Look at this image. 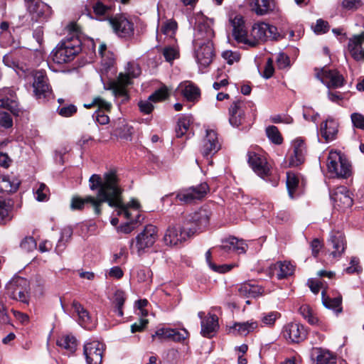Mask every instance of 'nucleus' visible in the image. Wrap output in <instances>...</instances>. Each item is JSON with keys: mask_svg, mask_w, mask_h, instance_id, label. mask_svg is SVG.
Segmentation results:
<instances>
[{"mask_svg": "<svg viewBox=\"0 0 364 364\" xmlns=\"http://www.w3.org/2000/svg\"><path fill=\"white\" fill-rule=\"evenodd\" d=\"M6 291L9 296L24 304L28 303L29 282L23 277H14L7 284Z\"/></svg>", "mask_w": 364, "mask_h": 364, "instance_id": "6e6552de", "label": "nucleus"}, {"mask_svg": "<svg viewBox=\"0 0 364 364\" xmlns=\"http://www.w3.org/2000/svg\"><path fill=\"white\" fill-rule=\"evenodd\" d=\"M28 12L32 15V18L36 21H43L48 19L51 14L50 6L44 2H37V4L28 6Z\"/></svg>", "mask_w": 364, "mask_h": 364, "instance_id": "a878e982", "label": "nucleus"}, {"mask_svg": "<svg viewBox=\"0 0 364 364\" xmlns=\"http://www.w3.org/2000/svg\"><path fill=\"white\" fill-rule=\"evenodd\" d=\"M152 276L151 271L148 267L139 268L136 272V277L139 282H144L149 279Z\"/></svg>", "mask_w": 364, "mask_h": 364, "instance_id": "4d7b16f0", "label": "nucleus"}, {"mask_svg": "<svg viewBox=\"0 0 364 364\" xmlns=\"http://www.w3.org/2000/svg\"><path fill=\"white\" fill-rule=\"evenodd\" d=\"M124 301L125 296L124 292L122 291H117L114 295V304L115 305V312L119 316H122L124 315L122 309Z\"/></svg>", "mask_w": 364, "mask_h": 364, "instance_id": "09e8293b", "label": "nucleus"}, {"mask_svg": "<svg viewBox=\"0 0 364 364\" xmlns=\"http://www.w3.org/2000/svg\"><path fill=\"white\" fill-rule=\"evenodd\" d=\"M282 335L289 342L299 343L306 338L307 331L302 324L290 322L283 327Z\"/></svg>", "mask_w": 364, "mask_h": 364, "instance_id": "4468645a", "label": "nucleus"}, {"mask_svg": "<svg viewBox=\"0 0 364 364\" xmlns=\"http://www.w3.org/2000/svg\"><path fill=\"white\" fill-rule=\"evenodd\" d=\"M311 359L316 364H336V355L328 349L314 347L310 351Z\"/></svg>", "mask_w": 364, "mask_h": 364, "instance_id": "4be33fe9", "label": "nucleus"}, {"mask_svg": "<svg viewBox=\"0 0 364 364\" xmlns=\"http://www.w3.org/2000/svg\"><path fill=\"white\" fill-rule=\"evenodd\" d=\"M214 36L213 29L207 22L198 23L196 26L193 44L194 56L200 68L209 66L215 56L212 42Z\"/></svg>", "mask_w": 364, "mask_h": 364, "instance_id": "7ed1b4c3", "label": "nucleus"}, {"mask_svg": "<svg viewBox=\"0 0 364 364\" xmlns=\"http://www.w3.org/2000/svg\"><path fill=\"white\" fill-rule=\"evenodd\" d=\"M293 155L289 159V166H298L305 160L306 146L301 139H296L293 141Z\"/></svg>", "mask_w": 364, "mask_h": 364, "instance_id": "393cba45", "label": "nucleus"}, {"mask_svg": "<svg viewBox=\"0 0 364 364\" xmlns=\"http://www.w3.org/2000/svg\"><path fill=\"white\" fill-rule=\"evenodd\" d=\"M352 123L355 127L364 130V116L360 113H353L350 116Z\"/></svg>", "mask_w": 364, "mask_h": 364, "instance_id": "13d9d810", "label": "nucleus"}, {"mask_svg": "<svg viewBox=\"0 0 364 364\" xmlns=\"http://www.w3.org/2000/svg\"><path fill=\"white\" fill-rule=\"evenodd\" d=\"M37 246V243L34 238L31 236L25 237L20 243V247L21 250L26 252L33 251Z\"/></svg>", "mask_w": 364, "mask_h": 364, "instance_id": "8fccbe9b", "label": "nucleus"}, {"mask_svg": "<svg viewBox=\"0 0 364 364\" xmlns=\"http://www.w3.org/2000/svg\"><path fill=\"white\" fill-rule=\"evenodd\" d=\"M122 204H123L124 208H126V210H127L129 214L127 216V215L124 212L120 213L121 208H118V215H124L127 219L132 218V217H131L132 213L129 210V208H132L133 209H134V210H138V209L140 208V204H139V201L136 200H134V199H132L127 205H124L123 202H122Z\"/></svg>", "mask_w": 364, "mask_h": 364, "instance_id": "6e6d98bb", "label": "nucleus"}, {"mask_svg": "<svg viewBox=\"0 0 364 364\" xmlns=\"http://www.w3.org/2000/svg\"><path fill=\"white\" fill-rule=\"evenodd\" d=\"M232 26V36L239 43L247 44L251 47L257 46L256 41H250L247 38V33L245 27V21L241 16H235L234 18L230 20Z\"/></svg>", "mask_w": 364, "mask_h": 364, "instance_id": "f3484780", "label": "nucleus"}, {"mask_svg": "<svg viewBox=\"0 0 364 364\" xmlns=\"http://www.w3.org/2000/svg\"><path fill=\"white\" fill-rule=\"evenodd\" d=\"M58 113L64 117L73 116L77 112V107L74 105L59 106L57 109Z\"/></svg>", "mask_w": 364, "mask_h": 364, "instance_id": "603ef678", "label": "nucleus"}, {"mask_svg": "<svg viewBox=\"0 0 364 364\" xmlns=\"http://www.w3.org/2000/svg\"><path fill=\"white\" fill-rule=\"evenodd\" d=\"M91 205L93 208L95 214L100 215L102 213V204L100 200H95L92 196H87L85 198H81L78 196H75L71 199L70 208L73 210H82L85 205Z\"/></svg>", "mask_w": 364, "mask_h": 364, "instance_id": "a211bd4d", "label": "nucleus"}, {"mask_svg": "<svg viewBox=\"0 0 364 364\" xmlns=\"http://www.w3.org/2000/svg\"><path fill=\"white\" fill-rule=\"evenodd\" d=\"M294 272V266L290 262L279 261L269 266L267 274L269 277L276 276L277 279L281 280L291 276Z\"/></svg>", "mask_w": 364, "mask_h": 364, "instance_id": "6ab92c4d", "label": "nucleus"}, {"mask_svg": "<svg viewBox=\"0 0 364 364\" xmlns=\"http://www.w3.org/2000/svg\"><path fill=\"white\" fill-rule=\"evenodd\" d=\"M14 202L9 198L0 197V223L5 224L12 218Z\"/></svg>", "mask_w": 364, "mask_h": 364, "instance_id": "2f4dec72", "label": "nucleus"}, {"mask_svg": "<svg viewBox=\"0 0 364 364\" xmlns=\"http://www.w3.org/2000/svg\"><path fill=\"white\" fill-rule=\"evenodd\" d=\"M222 56L225 59L228 64H232L234 62L240 60V55L237 52L232 50H225L222 53Z\"/></svg>", "mask_w": 364, "mask_h": 364, "instance_id": "052dcab7", "label": "nucleus"}, {"mask_svg": "<svg viewBox=\"0 0 364 364\" xmlns=\"http://www.w3.org/2000/svg\"><path fill=\"white\" fill-rule=\"evenodd\" d=\"M169 93L168 88L166 86H163L153 92L149 97V100L153 102H161L167 99Z\"/></svg>", "mask_w": 364, "mask_h": 364, "instance_id": "de8ad7c7", "label": "nucleus"}, {"mask_svg": "<svg viewBox=\"0 0 364 364\" xmlns=\"http://www.w3.org/2000/svg\"><path fill=\"white\" fill-rule=\"evenodd\" d=\"M363 3L362 0H343L341 6L348 11H355L362 7Z\"/></svg>", "mask_w": 364, "mask_h": 364, "instance_id": "864d4df0", "label": "nucleus"}, {"mask_svg": "<svg viewBox=\"0 0 364 364\" xmlns=\"http://www.w3.org/2000/svg\"><path fill=\"white\" fill-rule=\"evenodd\" d=\"M277 63L279 69H284L289 65L290 59L287 55L281 53L277 58Z\"/></svg>", "mask_w": 364, "mask_h": 364, "instance_id": "774afa93", "label": "nucleus"}, {"mask_svg": "<svg viewBox=\"0 0 364 364\" xmlns=\"http://www.w3.org/2000/svg\"><path fill=\"white\" fill-rule=\"evenodd\" d=\"M253 104L242 100L234 101L229 108V122L235 127L243 124L246 119V112Z\"/></svg>", "mask_w": 364, "mask_h": 364, "instance_id": "9d476101", "label": "nucleus"}, {"mask_svg": "<svg viewBox=\"0 0 364 364\" xmlns=\"http://www.w3.org/2000/svg\"><path fill=\"white\" fill-rule=\"evenodd\" d=\"M321 73L323 75L322 82L328 88H338L343 85L344 77L338 70L323 68Z\"/></svg>", "mask_w": 364, "mask_h": 364, "instance_id": "b1692460", "label": "nucleus"}, {"mask_svg": "<svg viewBox=\"0 0 364 364\" xmlns=\"http://www.w3.org/2000/svg\"><path fill=\"white\" fill-rule=\"evenodd\" d=\"M100 56L102 58V65L105 70H107L114 66L115 58L114 54L112 52L109 50Z\"/></svg>", "mask_w": 364, "mask_h": 364, "instance_id": "3c124183", "label": "nucleus"}, {"mask_svg": "<svg viewBox=\"0 0 364 364\" xmlns=\"http://www.w3.org/2000/svg\"><path fill=\"white\" fill-rule=\"evenodd\" d=\"M247 156L250 166L259 176L270 181L273 186H277L279 178L274 176L271 179L270 169L265 158L254 151H248Z\"/></svg>", "mask_w": 364, "mask_h": 364, "instance_id": "0eeeda50", "label": "nucleus"}, {"mask_svg": "<svg viewBox=\"0 0 364 364\" xmlns=\"http://www.w3.org/2000/svg\"><path fill=\"white\" fill-rule=\"evenodd\" d=\"M267 28L268 23L264 22L254 24L251 31V36L253 37V39H250V41H256L257 45L259 41H266L267 36L266 29Z\"/></svg>", "mask_w": 364, "mask_h": 364, "instance_id": "4c0bfd02", "label": "nucleus"}, {"mask_svg": "<svg viewBox=\"0 0 364 364\" xmlns=\"http://www.w3.org/2000/svg\"><path fill=\"white\" fill-rule=\"evenodd\" d=\"M56 344L58 346L73 353L77 350V340L73 334H65L58 338Z\"/></svg>", "mask_w": 364, "mask_h": 364, "instance_id": "473e14b6", "label": "nucleus"}, {"mask_svg": "<svg viewBox=\"0 0 364 364\" xmlns=\"http://www.w3.org/2000/svg\"><path fill=\"white\" fill-rule=\"evenodd\" d=\"M19 185L20 181L16 178L11 180L9 176L0 177V192L6 193L16 192Z\"/></svg>", "mask_w": 364, "mask_h": 364, "instance_id": "c9c22d12", "label": "nucleus"}, {"mask_svg": "<svg viewBox=\"0 0 364 364\" xmlns=\"http://www.w3.org/2000/svg\"><path fill=\"white\" fill-rule=\"evenodd\" d=\"M138 105L140 112L145 114H150L154 109V106L151 104V101L149 100V99L147 100L139 101Z\"/></svg>", "mask_w": 364, "mask_h": 364, "instance_id": "69168bd1", "label": "nucleus"}, {"mask_svg": "<svg viewBox=\"0 0 364 364\" xmlns=\"http://www.w3.org/2000/svg\"><path fill=\"white\" fill-rule=\"evenodd\" d=\"M280 316V313L277 311H272L267 314H264L262 318V321L267 326H272L274 324L276 320Z\"/></svg>", "mask_w": 364, "mask_h": 364, "instance_id": "5fc2aeb1", "label": "nucleus"}, {"mask_svg": "<svg viewBox=\"0 0 364 364\" xmlns=\"http://www.w3.org/2000/svg\"><path fill=\"white\" fill-rule=\"evenodd\" d=\"M67 28L69 34L58 43L51 53L53 62L57 64L70 62L82 50V42L78 36L79 26L75 23H70Z\"/></svg>", "mask_w": 364, "mask_h": 364, "instance_id": "20e7f679", "label": "nucleus"}, {"mask_svg": "<svg viewBox=\"0 0 364 364\" xmlns=\"http://www.w3.org/2000/svg\"><path fill=\"white\" fill-rule=\"evenodd\" d=\"M90 188L98 190L95 200H100V204L107 203L112 208H120V213L129 214L122 204V188L119 184V178L114 171L105 173L102 178L100 175L93 174L89 179Z\"/></svg>", "mask_w": 364, "mask_h": 364, "instance_id": "f257e3e1", "label": "nucleus"}, {"mask_svg": "<svg viewBox=\"0 0 364 364\" xmlns=\"http://www.w3.org/2000/svg\"><path fill=\"white\" fill-rule=\"evenodd\" d=\"M189 333L186 329L179 331L173 328H161L151 337L152 340L156 337L161 341L169 339L176 342H181L186 339Z\"/></svg>", "mask_w": 364, "mask_h": 364, "instance_id": "412c9836", "label": "nucleus"}, {"mask_svg": "<svg viewBox=\"0 0 364 364\" xmlns=\"http://www.w3.org/2000/svg\"><path fill=\"white\" fill-rule=\"evenodd\" d=\"M299 178L298 176L291 171L287 173V188L288 194L291 198H294V194L299 186Z\"/></svg>", "mask_w": 364, "mask_h": 364, "instance_id": "a19ab883", "label": "nucleus"}, {"mask_svg": "<svg viewBox=\"0 0 364 364\" xmlns=\"http://www.w3.org/2000/svg\"><path fill=\"white\" fill-rule=\"evenodd\" d=\"M0 125L6 129L11 128L13 126L12 118L8 112H0Z\"/></svg>", "mask_w": 364, "mask_h": 364, "instance_id": "680f3d73", "label": "nucleus"}, {"mask_svg": "<svg viewBox=\"0 0 364 364\" xmlns=\"http://www.w3.org/2000/svg\"><path fill=\"white\" fill-rule=\"evenodd\" d=\"M209 220L208 211L201 209L189 214L181 228H178L173 225H169L163 237L165 245L173 247L181 244L197 231L204 229L209 224Z\"/></svg>", "mask_w": 364, "mask_h": 364, "instance_id": "f03ea898", "label": "nucleus"}, {"mask_svg": "<svg viewBox=\"0 0 364 364\" xmlns=\"http://www.w3.org/2000/svg\"><path fill=\"white\" fill-rule=\"evenodd\" d=\"M320 131L326 141H333L338 133V123L330 117L321 123Z\"/></svg>", "mask_w": 364, "mask_h": 364, "instance_id": "c85d7f7f", "label": "nucleus"}, {"mask_svg": "<svg viewBox=\"0 0 364 364\" xmlns=\"http://www.w3.org/2000/svg\"><path fill=\"white\" fill-rule=\"evenodd\" d=\"M220 149V144L218 142L217 133L214 130H207L200 146V152L203 156L206 159L211 158Z\"/></svg>", "mask_w": 364, "mask_h": 364, "instance_id": "2eb2a0df", "label": "nucleus"}, {"mask_svg": "<svg viewBox=\"0 0 364 364\" xmlns=\"http://www.w3.org/2000/svg\"><path fill=\"white\" fill-rule=\"evenodd\" d=\"M218 327V318L215 314H209L201 321V334L206 338H212Z\"/></svg>", "mask_w": 364, "mask_h": 364, "instance_id": "cd10ccee", "label": "nucleus"}, {"mask_svg": "<svg viewBox=\"0 0 364 364\" xmlns=\"http://www.w3.org/2000/svg\"><path fill=\"white\" fill-rule=\"evenodd\" d=\"M158 238V228L156 226L149 224L130 241L131 250L136 249V254L141 256L146 250L154 245Z\"/></svg>", "mask_w": 364, "mask_h": 364, "instance_id": "39448f33", "label": "nucleus"}, {"mask_svg": "<svg viewBox=\"0 0 364 364\" xmlns=\"http://www.w3.org/2000/svg\"><path fill=\"white\" fill-rule=\"evenodd\" d=\"M348 50L355 60H364V31L349 39Z\"/></svg>", "mask_w": 364, "mask_h": 364, "instance_id": "aec40b11", "label": "nucleus"}, {"mask_svg": "<svg viewBox=\"0 0 364 364\" xmlns=\"http://www.w3.org/2000/svg\"><path fill=\"white\" fill-rule=\"evenodd\" d=\"M329 30V24L326 21L321 18L316 21L314 31L317 34L325 33Z\"/></svg>", "mask_w": 364, "mask_h": 364, "instance_id": "bf43d9fd", "label": "nucleus"}, {"mask_svg": "<svg viewBox=\"0 0 364 364\" xmlns=\"http://www.w3.org/2000/svg\"><path fill=\"white\" fill-rule=\"evenodd\" d=\"M229 244L231 245L232 252L237 254L245 253L247 245L244 242L243 240H239L237 238L232 237L228 238Z\"/></svg>", "mask_w": 364, "mask_h": 364, "instance_id": "49530a36", "label": "nucleus"}, {"mask_svg": "<svg viewBox=\"0 0 364 364\" xmlns=\"http://www.w3.org/2000/svg\"><path fill=\"white\" fill-rule=\"evenodd\" d=\"M127 73L132 77H136L141 74V68L139 65L129 63L127 64Z\"/></svg>", "mask_w": 364, "mask_h": 364, "instance_id": "338daca9", "label": "nucleus"}, {"mask_svg": "<svg viewBox=\"0 0 364 364\" xmlns=\"http://www.w3.org/2000/svg\"><path fill=\"white\" fill-rule=\"evenodd\" d=\"M257 326L258 324L256 321H248L246 322H235L230 328L234 333L236 332L237 335L246 336L257 328Z\"/></svg>", "mask_w": 364, "mask_h": 364, "instance_id": "72a5a7b5", "label": "nucleus"}, {"mask_svg": "<svg viewBox=\"0 0 364 364\" xmlns=\"http://www.w3.org/2000/svg\"><path fill=\"white\" fill-rule=\"evenodd\" d=\"M237 292L239 296L242 297L256 298L263 294L264 288L261 286L245 282L237 287Z\"/></svg>", "mask_w": 364, "mask_h": 364, "instance_id": "c756f323", "label": "nucleus"}, {"mask_svg": "<svg viewBox=\"0 0 364 364\" xmlns=\"http://www.w3.org/2000/svg\"><path fill=\"white\" fill-rule=\"evenodd\" d=\"M107 0H92L93 12L98 17H105L109 15L112 10L111 5L106 4Z\"/></svg>", "mask_w": 364, "mask_h": 364, "instance_id": "e433bc0d", "label": "nucleus"}, {"mask_svg": "<svg viewBox=\"0 0 364 364\" xmlns=\"http://www.w3.org/2000/svg\"><path fill=\"white\" fill-rule=\"evenodd\" d=\"M183 96L190 102L198 101L200 96V89L192 83L186 85L181 89Z\"/></svg>", "mask_w": 364, "mask_h": 364, "instance_id": "ea45409f", "label": "nucleus"}, {"mask_svg": "<svg viewBox=\"0 0 364 364\" xmlns=\"http://www.w3.org/2000/svg\"><path fill=\"white\" fill-rule=\"evenodd\" d=\"M190 123L191 120L189 117L183 116L178 119L176 127V133L178 138L182 137L187 132L189 129Z\"/></svg>", "mask_w": 364, "mask_h": 364, "instance_id": "c03bdc74", "label": "nucleus"}, {"mask_svg": "<svg viewBox=\"0 0 364 364\" xmlns=\"http://www.w3.org/2000/svg\"><path fill=\"white\" fill-rule=\"evenodd\" d=\"M321 296L322 303L326 308L335 311L336 314L341 313L342 311L341 296L330 298L329 296H326V291H322Z\"/></svg>", "mask_w": 364, "mask_h": 364, "instance_id": "f704fd0d", "label": "nucleus"}, {"mask_svg": "<svg viewBox=\"0 0 364 364\" xmlns=\"http://www.w3.org/2000/svg\"><path fill=\"white\" fill-rule=\"evenodd\" d=\"M331 198L341 208H347L353 205V199L350 196L349 191L345 186L337 188Z\"/></svg>", "mask_w": 364, "mask_h": 364, "instance_id": "bb28decb", "label": "nucleus"}, {"mask_svg": "<svg viewBox=\"0 0 364 364\" xmlns=\"http://www.w3.org/2000/svg\"><path fill=\"white\" fill-rule=\"evenodd\" d=\"M72 308L78 316V322L82 327L90 328L91 317L89 312L77 301H73Z\"/></svg>", "mask_w": 364, "mask_h": 364, "instance_id": "7c9ffc66", "label": "nucleus"}, {"mask_svg": "<svg viewBox=\"0 0 364 364\" xmlns=\"http://www.w3.org/2000/svg\"><path fill=\"white\" fill-rule=\"evenodd\" d=\"M206 262L209 267L214 272L218 273H226L230 271L232 268V265L230 264H221L217 265L211 261V252L210 250H208L205 253Z\"/></svg>", "mask_w": 364, "mask_h": 364, "instance_id": "79ce46f5", "label": "nucleus"}, {"mask_svg": "<svg viewBox=\"0 0 364 364\" xmlns=\"http://www.w3.org/2000/svg\"><path fill=\"white\" fill-rule=\"evenodd\" d=\"M328 242L334 249L331 255L334 258L341 257L346 248V241L344 235L339 231H332Z\"/></svg>", "mask_w": 364, "mask_h": 364, "instance_id": "5701e85b", "label": "nucleus"}, {"mask_svg": "<svg viewBox=\"0 0 364 364\" xmlns=\"http://www.w3.org/2000/svg\"><path fill=\"white\" fill-rule=\"evenodd\" d=\"M250 4L257 15H264L272 10L271 0H250Z\"/></svg>", "mask_w": 364, "mask_h": 364, "instance_id": "58836bf2", "label": "nucleus"}, {"mask_svg": "<svg viewBox=\"0 0 364 364\" xmlns=\"http://www.w3.org/2000/svg\"><path fill=\"white\" fill-rule=\"evenodd\" d=\"M328 172L338 178H347L351 175V164L346 156L337 151H331L327 159Z\"/></svg>", "mask_w": 364, "mask_h": 364, "instance_id": "423d86ee", "label": "nucleus"}, {"mask_svg": "<svg viewBox=\"0 0 364 364\" xmlns=\"http://www.w3.org/2000/svg\"><path fill=\"white\" fill-rule=\"evenodd\" d=\"M267 41V40H275L278 41L282 38V36L277 32V28L274 26L268 23V28L266 29Z\"/></svg>", "mask_w": 364, "mask_h": 364, "instance_id": "e2e57ef3", "label": "nucleus"}, {"mask_svg": "<svg viewBox=\"0 0 364 364\" xmlns=\"http://www.w3.org/2000/svg\"><path fill=\"white\" fill-rule=\"evenodd\" d=\"M266 134L268 139L273 143L277 145L282 144L283 138L280 134L278 128L276 126L272 125L266 128Z\"/></svg>", "mask_w": 364, "mask_h": 364, "instance_id": "37998d69", "label": "nucleus"}, {"mask_svg": "<svg viewBox=\"0 0 364 364\" xmlns=\"http://www.w3.org/2000/svg\"><path fill=\"white\" fill-rule=\"evenodd\" d=\"M209 189L206 183H202L196 186H191L180 191L176 196V198L184 204L194 202L196 200L203 198Z\"/></svg>", "mask_w": 364, "mask_h": 364, "instance_id": "f8f14e48", "label": "nucleus"}, {"mask_svg": "<svg viewBox=\"0 0 364 364\" xmlns=\"http://www.w3.org/2000/svg\"><path fill=\"white\" fill-rule=\"evenodd\" d=\"M177 29V23L174 21H168L161 26V32L165 35L173 33Z\"/></svg>", "mask_w": 364, "mask_h": 364, "instance_id": "0e129e2a", "label": "nucleus"}, {"mask_svg": "<svg viewBox=\"0 0 364 364\" xmlns=\"http://www.w3.org/2000/svg\"><path fill=\"white\" fill-rule=\"evenodd\" d=\"M33 76L35 96L38 100H48L52 95V88L46 71L43 70H36Z\"/></svg>", "mask_w": 364, "mask_h": 364, "instance_id": "1a4fd4ad", "label": "nucleus"}, {"mask_svg": "<svg viewBox=\"0 0 364 364\" xmlns=\"http://www.w3.org/2000/svg\"><path fill=\"white\" fill-rule=\"evenodd\" d=\"M299 314L306 319L311 325H316L318 322V319L312 312V309L307 304H304L299 309Z\"/></svg>", "mask_w": 364, "mask_h": 364, "instance_id": "a18cd8bd", "label": "nucleus"}, {"mask_svg": "<svg viewBox=\"0 0 364 364\" xmlns=\"http://www.w3.org/2000/svg\"><path fill=\"white\" fill-rule=\"evenodd\" d=\"M109 23L114 32L121 38H129L134 35V23L122 14L110 17Z\"/></svg>", "mask_w": 364, "mask_h": 364, "instance_id": "9b49d317", "label": "nucleus"}, {"mask_svg": "<svg viewBox=\"0 0 364 364\" xmlns=\"http://www.w3.org/2000/svg\"><path fill=\"white\" fill-rule=\"evenodd\" d=\"M105 346L97 341H87L83 346V355L87 364H101Z\"/></svg>", "mask_w": 364, "mask_h": 364, "instance_id": "ddd939ff", "label": "nucleus"}, {"mask_svg": "<svg viewBox=\"0 0 364 364\" xmlns=\"http://www.w3.org/2000/svg\"><path fill=\"white\" fill-rule=\"evenodd\" d=\"M0 107L8 109L15 117H20L23 113L16 101L15 93L8 88L0 93Z\"/></svg>", "mask_w": 364, "mask_h": 364, "instance_id": "dca6fc26", "label": "nucleus"}]
</instances>
